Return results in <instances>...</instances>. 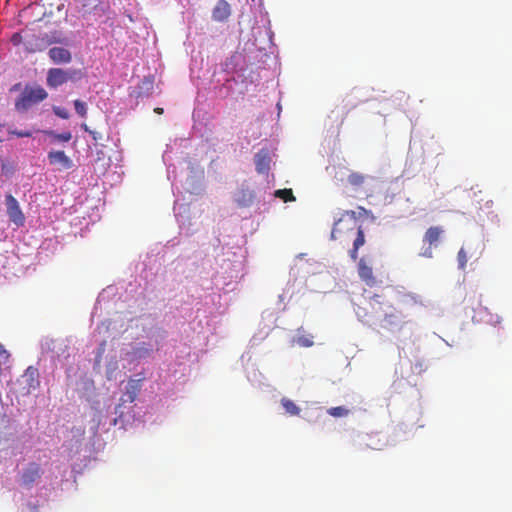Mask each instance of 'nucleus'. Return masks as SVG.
Returning <instances> with one entry per match:
<instances>
[{"mask_svg": "<svg viewBox=\"0 0 512 512\" xmlns=\"http://www.w3.org/2000/svg\"><path fill=\"white\" fill-rule=\"evenodd\" d=\"M388 309L385 310L384 317L382 319V327L388 330H392L394 328L401 327V316L399 313L395 312H387Z\"/></svg>", "mask_w": 512, "mask_h": 512, "instance_id": "obj_14", "label": "nucleus"}, {"mask_svg": "<svg viewBox=\"0 0 512 512\" xmlns=\"http://www.w3.org/2000/svg\"><path fill=\"white\" fill-rule=\"evenodd\" d=\"M84 76L81 69L50 68L47 71L46 84L49 88L56 89L68 81H78Z\"/></svg>", "mask_w": 512, "mask_h": 512, "instance_id": "obj_3", "label": "nucleus"}, {"mask_svg": "<svg viewBox=\"0 0 512 512\" xmlns=\"http://www.w3.org/2000/svg\"><path fill=\"white\" fill-rule=\"evenodd\" d=\"M366 180V176L358 173V172H352L349 174L347 181L349 184H351L354 187H360L364 184Z\"/></svg>", "mask_w": 512, "mask_h": 512, "instance_id": "obj_18", "label": "nucleus"}, {"mask_svg": "<svg viewBox=\"0 0 512 512\" xmlns=\"http://www.w3.org/2000/svg\"><path fill=\"white\" fill-rule=\"evenodd\" d=\"M281 404L285 409L286 413L292 416H297L300 414L301 409L292 400L288 398H282Z\"/></svg>", "mask_w": 512, "mask_h": 512, "instance_id": "obj_16", "label": "nucleus"}, {"mask_svg": "<svg viewBox=\"0 0 512 512\" xmlns=\"http://www.w3.org/2000/svg\"><path fill=\"white\" fill-rule=\"evenodd\" d=\"M256 171L260 174L267 173L270 169L271 158L267 150H260L256 153L255 158Z\"/></svg>", "mask_w": 512, "mask_h": 512, "instance_id": "obj_13", "label": "nucleus"}, {"mask_svg": "<svg viewBox=\"0 0 512 512\" xmlns=\"http://www.w3.org/2000/svg\"><path fill=\"white\" fill-rule=\"evenodd\" d=\"M350 234H355L353 248L349 251V256L353 261L358 258V250L365 244V235L358 223L356 212L352 210L344 211L341 217L335 221L331 238L333 240H345Z\"/></svg>", "mask_w": 512, "mask_h": 512, "instance_id": "obj_1", "label": "nucleus"}, {"mask_svg": "<svg viewBox=\"0 0 512 512\" xmlns=\"http://www.w3.org/2000/svg\"><path fill=\"white\" fill-rule=\"evenodd\" d=\"M231 14V8L226 0H219L212 11V18L217 22L226 21Z\"/></svg>", "mask_w": 512, "mask_h": 512, "instance_id": "obj_12", "label": "nucleus"}, {"mask_svg": "<svg viewBox=\"0 0 512 512\" xmlns=\"http://www.w3.org/2000/svg\"><path fill=\"white\" fill-rule=\"evenodd\" d=\"M11 41H12L15 45L19 44V42H20V35H19V34H17V33H16V34H14V35L12 36V38H11Z\"/></svg>", "mask_w": 512, "mask_h": 512, "instance_id": "obj_29", "label": "nucleus"}, {"mask_svg": "<svg viewBox=\"0 0 512 512\" xmlns=\"http://www.w3.org/2000/svg\"><path fill=\"white\" fill-rule=\"evenodd\" d=\"M48 160L51 165H59L63 169H70L73 166L72 160L64 151H50L48 153Z\"/></svg>", "mask_w": 512, "mask_h": 512, "instance_id": "obj_11", "label": "nucleus"}, {"mask_svg": "<svg viewBox=\"0 0 512 512\" xmlns=\"http://www.w3.org/2000/svg\"><path fill=\"white\" fill-rule=\"evenodd\" d=\"M236 201L242 207L249 206L253 201V193L248 190H242L238 193Z\"/></svg>", "mask_w": 512, "mask_h": 512, "instance_id": "obj_17", "label": "nucleus"}, {"mask_svg": "<svg viewBox=\"0 0 512 512\" xmlns=\"http://www.w3.org/2000/svg\"><path fill=\"white\" fill-rule=\"evenodd\" d=\"M443 234L444 229L441 226H431L426 230L423 236V242L425 244H428L429 248H431L432 246H437ZM424 255L427 257H431V250L428 249V251H426Z\"/></svg>", "mask_w": 512, "mask_h": 512, "instance_id": "obj_6", "label": "nucleus"}, {"mask_svg": "<svg viewBox=\"0 0 512 512\" xmlns=\"http://www.w3.org/2000/svg\"><path fill=\"white\" fill-rule=\"evenodd\" d=\"M48 55L55 64H67L72 60L70 51L63 47H53L49 50Z\"/></svg>", "mask_w": 512, "mask_h": 512, "instance_id": "obj_10", "label": "nucleus"}, {"mask_svg": "<svg viewBox=\"0 0 512 512\" xmlns=\"http://www.w3.org/2000/svg\"><path fill=\"white\" fill-rule=\"evenodd\" d=\"M457 261H458V266L460 269H465L466 267V264H467V253L466 251L464 250V248H461L457 254Z\"/></svg>", "mask_w": 512, "mask_h": 512, "instance_id": "obj_24", "label": "nucleus"}, {"mask_svg": "<svg viewBox=\"0 0 512 512\" xmlns=\"http://www.w3.org/2000/svg\"><path fill=\"white\" fill-rule=\"evenodd\" d=\"M275 197L282 199L284 202H293L296 200L292 189H279L275 191Z\"/></svg>", "mask_w": 512, "mask_h": 512, "instance_id": "obj_19", "label": "nucleus"}, {"mask_svg": "<svg viewBox=\"0 0 512 512\" xmlns=\"http://www.w3.org/2000/svg\"><path fill=\"white\" fill-rule=\"evenodd\" d=\"M358 275L369 287H373L377 283L372 267L368 265L364 258H361L358 262Z\"/></svg>", "mask_w": 512, "mask_h": 512, "instance_id": "obj_9", "label": "nucleus"}, {"mask_svg": "<svg viewBox=\"0 0 512 512\" xmlns=\"http://www.w3.org/2000/svg\"><path fill=\"white\" fill-rule=\"evenodd\" d=\"M65 41L60 35H53L51 39L48 40L49 43H63Z\"/></svg>", "mask_w": 512, "mask_h": 512, "instance_id": "obj_27", "label": "nucleus"}, {"mask_svg": "<svg viewBox=\"0 0 512 512\" xmlns=\"http://www.w3.org/2000/svg\"><path fill=\"white\" fill-rule=\"evenodd\" d=\"M368 305L371 309V317L377 318L381 314L385 312L386 309H391L392 305L386 302L381 295L375 294L372 296L369 301Z\"/></svg>", "mask_w": 512, "mask_h": 512, "instance_id": "obj_8", "label": "nucleus"}, {"mask_svg": "<svg viewBox=\"0 0 512 512\" xmlns=\"http://www.w3.org/2000/svg\"><path fill=\"white\" fill-rule=\"evenodd\" d=\"M296 343L301 347H311L314 344L312 336L306 335L298 336L296 339Z\"/></svg>", "mask_w": 512, "mask_h": 512, "instance_id": "obj_23", "label": "nucleus"}, {"mask_svg": "<svg viewBox=\"0 0 512 512\" xmlns=\"http://www.w3.org/2000/svg\"><path fill=\"white\" fill-rule=\"evenodd\" d=\"M81 128H82L85 132H88V133H89V131H91V130L89 129V127L87 126V124H85V123L81 124Z\"/></svg>", "mask_w": 512, "mask_h": 512, "instance_id": "obj_32", "label": "nucleus"}, {"mask_svg": "<svg viewBox=\"0 0 512 512\" xmlns=\"http://www.w3.org/2000/svg\"><path fill=\"white\" fill-rule=\"evenodd\" d=\"M142 381L143 378L130 379L128 381L126 390L123 393L122 397L120 398L121 403L119 404V406L125 402L133 403L136 400L142 387Z\"/></svg>", "mask_w": 512, "mask_h": 512, "instance_id": "obj_7", "label": "nucleus"}, {"mask_svg": "<svg viewBox=\"0 0 512 512\" xmlns=\"http://www.w3.org/2000/svg\"><path fill=\"white\" fill-rule=\"evenodd\" d=\"M358 210H359V215H364V214L368 213V211L364 207H361V206L358 207Z\"/></svg>", "mask_w": 512, "mask_h": 512, "instance_id": "obj_31", "label": "nucleus"}, {"mask_svg": "<svg viewBox=\"0 0 512 512\" xmlns=\"http://www.w3.org/2000/svg\"><path fill=\"white\" fill-rule=\"evenodd\" d=\"M73 103H74V108H75L76 113L81 117H86V115H87L86 104L79 99L75 100Z\"/></svg>", "mask_w": 512, "mask_h": 512, "instance_id": "obj_22", "label": "nucleus"}, {"mask_svg": "<svg viewBox=\"0 0 512 512\" xmlns=\"http://www.w3.org/2000/svg\"><path fill=\"white\" fill-rule=\"evenodd\" d=\"M89 134L91 135V137L93 138L94 141H98V140L102 139V135L99 132L91 130V131H89Z\"/></svg>", "mask_w": 512, "mask_h": 512, "instance_id": "obj_28", "label": "nucleus"}, {"mask_svg": "<svg viewBox=\"0 0 512 512\" xmlns=\"http://www.w3.org/2000/svg\"><path fill=\"white\" fill-rule=\"evenodd\" d=\"M5 204L7 209V215L10 221L14 223L17 227H22L25 223V216L20 208L17 199L13 195L7 194L5 196Z\"/></svg>", "mask_w": 512, "mask_h": 512, "instance_id": "obj_4", "label": "nucleus"}, {"mask_svg": "<svg viewBox=\"0 0 512 512\" xmlns=\"http://www.w3.org/2000/svg\"><path fill=\"white\" fill-rule=\"evenodd\" d=\"M327 413L333 417H345L349 414V410L343 406H337L329 408Z\"/></svg>", "mask_w": 512, "mask_h": 512, "instance_id": "obj_21", "label": "nucleus"}, {"mask_svg": "<svg viewBox=\"0 0 512 512\" xmlns=\"http://www.w3.org/2000/svg\"><path fill=\"white\" fill-rule=\"evenodd\" d=\"M156 113L158 114H162L163 113V109L162 108H155L154 110Z\"/></svg>", "mask_w": 512, "mask_h": 512, "instance_id": "obj_33", "label": "nucleus"}, {"mask_svg": "<svg viewBox=\"0 0 512 512\" xmlns=\"http://www.w3.org/2000/svg\"><path fill=\"white\" fill-rule=\"evenodd\" d=\"M8 133L11 135H15L17 137H31L32 133L30 131H18V130H8Z\"/></svg>", "mask_w": 512, "mask_h": 512, "instance_id": "obj_26", "label": "nucleus"}, {"mask_svg": "<svg viewBox=\"0 0 512 512\" xmlns=\"http://www.w3.org/2000/svg\"><path fill=\"white\" fill-rule=\"evenodd\" d=\"M53 112L56 116L62 118V119H68L69 118V112L67 111V109L63 108V107H59V106H54L53 107Z\"/></svg>", "mask_w": 512, "mask_h": 512, "instance_id": "obj_25", "label": "nucleus"}, {"mask_svg": "<svg viewBox=\"0 0 512 512\" xmlns=\"http://www.w3.org/2000/svg\"><path fill=\"white\" fill-rule=\"evenodd\" d=\"M41 475V466L35 462L29 463L21 474L20 484L26 488H30L40 479Z\"/></svg>", "mask_w": 512, "mask_h": 512, "instance_id": "obj_5", "label": "nucleus"}, {"mask_svg": "<svg viewBox=\"0 0 512 512\" xmlns=\"http://www.w3.org/2000/svg\"><path fill=\"white\" fill-rule=\"evenodd\" d=\"M43 133L48 135L52 139L53 143L69 142L72 139L71 132L56 133L52 130H45Z\"/></svg>", "mask_w": 512, "mask_h": 512, "instance_id": "obj_15", "label": "nucleus"}, {"mask_svg": "<svg viewBox=\"0 0 512 512\" xmlns=\"http://www.w3.org/2000/svg\"><path fill=\"white\" fill-rule=\"evenodd\" d=\"M47 97V91L40 85H26L15 101V109L18 112H26L33 105L44 101Z\"/></svg>", "mask_w": 512, "mask_h": 512, "instance_id": "obj_2", "label": "nucleus"}, {"mask_svg": "<svg viewBox=\"0 0 512 512\" xmlns=\"http://www.w3.org/2000/svg\"><path fill=\"white\" fill-rule=\"evenodd\" d=\"M24 377H27L31 381V383L29 384L30 387L35 388L36 386H38V371L36 368L32 366L28 367L25 371Z\"/></svg>", "mask_w": 512, "mask_h": 512, "instance_id": "obj_20", "label": "nucleus"}, {"mask_svg": "<svg viewBox=\"0 0 512 512\" xmlns=\"http://www.w3.org/2000/svg\"><path fill=\"white\" fill-rule=\"evenodd\" d=\"M105 346H106V342L103 341L101 344H100V348H99V357H101V354L104 352L105 350Z\"/></svg>", "mask_w": 512, "mask_h": 512, "instance_id": "obj_30", "label": "nucleus"}]
</instances>
